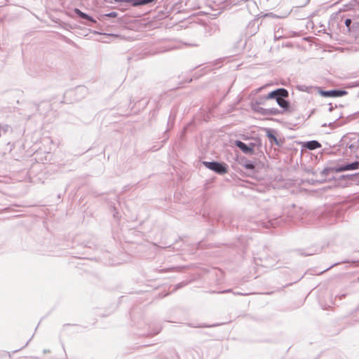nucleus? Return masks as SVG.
<instances>
[{"mask_svg": "<svg viewBox=\"0 0 359 359\" xmlns=\"http://www.w3.org/2000/svg\"><path fill=\"white\" fill-rule=\"evenodd\" d=\"M359 169V161H354L351 163H346L342 164H338L334 166V170L335 172H341L347 170H355ZM353 176L359 177V172L354 175H342V178H351Z\"/></svg>", "mask_w": 359, "mask_h": 359, "instance_id": "obj_1", "label": "nucleus"}, {"mask_svg": "<svg viewBox=\"0 0 359 359\" xmlns=\"http://www.w3.org/2000/svg\"><path fill=\"white\" fill-rule=\"evenodd\" d=\"M203 165L208 169L215 172L219 175H223L227 172L228 167L224 163L218 161H204Z\"/></svg>", "mask_w": 359, "mask_h": 359, "instance_id": "obj_2", "label": "nucleus"}, {"mask_svg": "<svg viewBox=\"0 0 359 359\" xmlns=\"http://www.w3.org/2000/svg\"><path fill=\"white\" fill-rule=\"evenodd\" d=\"M252 109L254 111L263 116H276L281 113L280 110L278 108H264L259 106V103H252Z\"/></svg>", "mask_w": 359, "mask_h": 359, "instance_id": "obj_3", "label": "nucleus"}, {"mask_svg": "<svg viewBox=\"0 0 359 359\" xmlns=\"http://www.w3.org/2000/svg\"><path fill=\"white\" fill-rule=\"evenodd\" d=\"M315 89L321 96L325 97H339L347 94V91L344 90L334 89L323 90L320 87H316Z\"/></svg>", "mask_w": 359, "mask_h": 359, "instance_id": "obj_4", "label": "nucleus"}, {"mask_svg": "<svg viewBox=\"0 0 359 359\" xmlns=\"http://www.w3.org/2000/svg\"><path fill=\"white\" fill-rule=\"evenodd\" d=\"M287 97H280L278 99L277 103L280 106V107L282 109L280 110L281 113L283 112H287L290 114L294 113L297 111V107L294 104H291L290 102L285 100Z\"/></svg>", "mask_w": 359, "mask_h": 359, "instance_id": "obj_5", "label": "nucleus"}, {"mask_svg": "<svg viewBox=\"0 0 359 359\" xmlns=\"http://www.w3.org/2000/svg\"><path fill=\"white\" fill-rule=\"evenodd\" d=\"M280 97H288L289 93L287 90L283 88H278L275 90L270 92L268 95L264 96V100H268L270 99H275L276 101Z\"/></svg>", "mask_w": 359, "mask_h": 359, "instance_id": "obj_6", "label": "nucleus"}, {"mask_svg": "<svg viewBox=\"0 0 359 359\" xmlns=\"http://www.w3.org/2000/svg\"><path fill=\"white\" fill-rule=\"evenodd\" d=\"M235 145L243 153L246 154H252L255 147L257 146L258 144H257V142H250L249 144H247L241 140H236Z\"/></svg>", "mask_w": 359, "mask_h": 359, "instance_id": "obj_7", "label": "nucleus"}, {"mask_svg": "<svg viewBox=\"0 0 359 359\" xmlns=\"http://www.w3.org/2000/svg\"><path fill=\"white\" fill-rule=\"evenodd\" d=\"M303 147L309 150H314L321 147L320 143L317 140H311L303 142Z\"/></svg>", "mask_w": 359, "mask_h": 359, "instance_id": "obj_8", "label": "nucleus"}, {"mask_svg": "<svg viewBox=\"0 0 359 359\" xmlns=\"http://www.w3.org/2000/svg\"><path fill=\"white\" fill-rule=\"evenodd\" d=\"M266 135L269 138L271 144H275L280 146V142L273 133V130L270 128H266Z\"/></svg>", "mask_w": 359, "mask_h": 359, "instance_id": "obj_9", "label": "nucleus"}, {"mask_svg": "<svg viewBox=\"0 0 359 359\" xmlns=\"http://www.w3.org/2000/svg\"><path fill=\"white\" fill-rule=\"evenodd\" d=\"M74 13L78 15L79 18L84 20H87L88 21L95 23L96 20H94L91 16L88 15L87 13L82 12L79 8L74 9Z\"/></svg>", "mask_w": 359, "mask_h": 359, "instance_id": "obj_10", "label": "nucleus"}, {"mask_svg": "<svg viewBox=\"0 0 359 359\" xmlns=\"http://www.w3.org/2000/svg\"><path fill=\"white\" fill-rule=\"evenodd\" d=\"M242 165L248 170H254L255 168L256 163L252 161L244 158L242 160Z\"/></svg>", "mask_w": 359, "mask_h": 359, "instance_id": "obj_11", "label": "nucleus"}, {"mask_svg": "<svg viewBox=\"0 0 359 359\" xmlns=\"http://www.w3.org/2000/svg\"><path fill=\"white\" fill-rule=\"evenodd\" d=\"M278 223V222L277 221L276 219H269L268 221L266 222H262L260 223V225H262L263 227L264 228H270V227H275L276 225H277Z\"/></svg>", "mask_w": 359, "mask_h": 359, "instance_id": "obj_12", "label": "nucleus"}, {"mask_svg": "<svg viewBox=\"0 0 359 359\" xmlns=\"http://www.w3.org/2000/svg\"><path fill=\"white\" fill-rule=\"evenodd\" d=\"M285 35L283 34V29L281 27H278L277 29L274 31V39L278 40L280 39L284 38Z\"/></svg>", "mask_w": 359, "mask_h": 359, "instance_id": "obj_13", "label": "nucleus"}, {"mask_svg": "<svg viewBox=\"0 0 359 359\" xmlns=\"http://www.w3.org/2000/svg\"><path fill=\"white\" fill-rule=\"evenodd\" d=\"M330 172H334V166L333 167H329V168H325L324 169H323L320 171V175L323 177H326L329 175V173Z\"/></svg>", "mask_w": 359, "mask_h": 359, "instance_id": "obj_14", "label": "nucleus"}, {"mask_svg": "<svg viewBox=\"0 0 359 359\" xmlns=\"http://www.w3.org/2000/svg\"><path fill=\"white\" fill-rule=\"evenodd\" d=\"M297 89L299 90V91L311 93V90L313 89V87L307 86L305 85H298L297 86Z\"/></svg>", "mask_w": 359, "mask_h": 359, "instance_id": "obj_15", "label": "nucleus"}, {"mask_svg": "<svg viewBox=\"0 0 359 359\" xmlns=\"http://www.w3.org/2000/svg\"><path fill=\"white\" fill-rule=\"evenodd\" d=\"M117 15H118V13L116 12L113 11V12H110L109 13H106V14L103 15L102 16V18L103 19H104L105 18H116V17H117Z\"/></svg>", "mask_w": 359, "mask_h": 359, "instance_id": "obj_16", "label": "nucleus"}, {"mask_svg": "<svg viewBox=\"0 0 359 359\" xmlns=\"http://www.w3.org/2000/svg\"><path fill=\"white\" fill-rule=\"evenodd\" d=\"M125 3L131 4L133 6H140L139 0H125Z\"/></svg>", "mask_w": 359, "mask_h": 359, "instance_id": "obj_17", "label": "nucleus"}, {"mask_svg": "<svg viewBox=\"0 0 359 359\" xmlns=\"http://www.w3.org/2000/svg\"><path fill=\"white\" fill-rule=\"evenodd\" d=\"M156 1V0H139V4H140V6H144L155 2Z\"/></svg>", "mask_w": 359, "mask_h": 359, "instance_id": "obj_18", "label": "nucleus"}, {"mask_svg": "<svg viewBox=\"0 0 359 359\" xmlns=\"http://www.w3.org/2000/svg\"><path fill=\"white\" fill-rule=\"evenodd\" d=\"M344 24H345L346 27H347V29H348V31H350L351 30V25L352 24L351 19L346 18L344 21Z\"/></svg>", "mask_w": 359, "mask_h": 359, "instance_id": "obj_19", "label": "nucleus"}, {"mask_svg": "<svg viewBox=\"0 0 359 359\" xmlns=\"http://www.w3.org/2000/svg\"><path fill=\"white\" fill-rule=\"evenodd\" d=\"M266 101V100H264V97H261L256 100L253 103H259V106H261V104H264Z\"/></svg>", "mask_w": 359, "mask_h": 359, "instance_id": "obj_20", "label": "nucleus"}, {"mask_svg": "<svg viewBox=\"0 0 359 359\" xmlns=\"http://www.w3.org/2000/svg\"><path fill=\"white\" fill-rule=\"evenodd\" d=\"M233 294L234 295H241V296H246V295L250 294V293H243V292H233Z\"/></svg>", "mask_w": 359, "mask_h": 359, "instance_id": "obj_21", "label": "nucleus"}, {"mask_svg": "<svg viewBox=\"0 0 359 359\" xmlns=\"http://www.w3.org/2000/svg\"><path fill=\"white\" fill-rule=\"evenodd\" d=\"M81 93H85L86 92V88L85 87H80L77 89Z\"/></svg>", "mask_w": 359, "mask_h": 359, "instance_id": "obj_22", "label": "nucleus"}, {"mask_svg": "<svg viewBox=\"0 0 359 359\" xmlns=\"http://www.w3.org/2000/svg\"><path fill=\"white\" fill-rule=\"evenodd\" d=\"M231 292V290L229 289V290H223V291L219 292V293H227V292Z\"/></svg>", "mask_w": 359, "mask_h": 359, "instance_id": "obj_23", "label": "nucleus"}, {"mask_svg": "<svg viewBox=\"0 0 359 359\" xmlns=\"http://www.w3.org/2000/svg\"><path fill=\"white\" fill-rule=\"evenodd\" d=\"M329 105H330L329 111H332L334 110V107L332 106V104L331 103Z\"/></svg>", "mask_w": 359, "mask_h": 359, "instance_id": "obj_24", "label": "nucleus"}, {"mask_svg": "<svg viewBox=\"0 0 359 359\" xmlns=\"http://www.w3.org/2000/svg\"><path fill=\"white\" fill-rule=\"evenodd\" d=\"M161 331V328H158L156 330V331L153 333V334H157Z\"/></svg>", "mask_w": 359, "mask_h": 359, "instance_id": "obj_25", "label": "nucleus"}, {"mask_svg": "<svg viewBox=\"0 0 359 359\" xmlns=\"http://www.w3.org/2000/svg\"><path fill=\"white\" fill-rule=\"evenodd\" d=\"M348 147L351 149V150H353L355 148V145L351 144L348 146Z\"/></svg>", "mask_w": 359, "mask_h": 359, "instance_id": "obj_26", "label": "nucleus"}, {"mask_svg": "<svg viewBox=\"0 0 359 359\" xmlns=\"http://www.w3.org/2000/svg\"><path fill=\"white\" fill-rule=\"evenodd\" d=\"M197 327H208V325H198L196 326Z\"/></svg>", "mask_w": 359, "mask_h": 359, "instance_id": "obj_27", "label": "nucleus"}, {"mask_svg": "<svg viewBox=\"0 0 359 359\" xmlns=\"http://www.w3.org/2000/svg\"><path fill=\"white\" fill-rule=\"evenodd\" d=\"M115 2H124L125 3V0H114Z\"/></svg>", "mask_w": 359, "mask_h": 359, "instance_id": "obj_28", "label": "nucleus"}, {"mask_svg": "<svg viewBox=\"0 0 359 359\" xmlns=\"http://www.w3.org/2000/svg\"><path fill=\"white\" fill-rule=\"evenodd\" d=\"M170 50V48H166L165 50H161V52L165 51V50Z\"/></svg>", "mask_w": 359, "mask_h": 359, "instance_id": "obj_29", "label": "nucleus"}, {"mask_svg": "<svg viewBox=\"0 0 359 359\" xmlns=\"http://www.w3.org/2000/svg\"><path fill=\"white\" fill-rule=\"evenodd\" d=\"M116 214H118V212H116V213H114V217H116Z\"/></svg>", "mask_w": 359, "mask_h": 359, "instance_id": "obj_30", "label": "nucleus"}, {"mask_svg": "<svg viewBox=\"0 0 359 359\" xmlns=\"http://www.w3.org/2000/svg\"><path fill=\"white\" fill-rule=\"evenodd\" d=\"M250 3L255 5V1H252Z\"/></svg>", "mask_w": 359, "mask_h": 359, "instance_id": "obj_31", "label": "nucleus"}, {"mask_svg": "<svg viewBox=\"0 0 359 359\" xmlns=\"http://www.w3.org/2000/svg\"><path fill=\"white\" fill-rule=\"evenodd\" d=\"M332 266H329V268H327L326 270H329V269H331Z\"/></svg>", "mask_w": 359, "mask_h": 359, "instance_id": "obj_32", "label": "nucleus"}, {"mask_svg": "<svg viewBox=\"0 0 359 359\" xmlns=\"http://www.w3.org/2000/svg\"><path fill=\"white\" fill-rule=\"evenodd\" d=\"M332 266H329V268H327L326 270H329V269H331Z\"/></svg>", "mask_w": 359, "mask_h": 359, "instance_id": "obj_33", "label": "nucleus"}, {"mask_svg": "<svg viewBox=\"0 0 359 359\" xmlns=\"http://www.w3.org/2000/svg\"><path fill=\"white\" fill-rule=\"evenodd\" d=\"M309 0H307V1H309Z\"/></svg>", "mask_w": 359, "mask_h": 359, "instance_id": "obj_34", "label": "nucleus"}]
</instances>
